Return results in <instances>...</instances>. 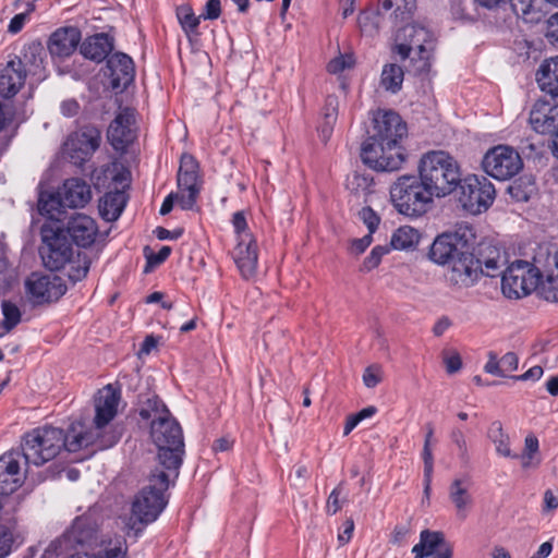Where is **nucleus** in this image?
Wrapping results in <instances>:
<instances>
[{
  "label": "nucleus",
  "instance_id": "6",
  "mask_svg": "<svg viewBox=\"0 0 558 558\" xmlns=\"http://www.w3.org/2000/svg\"><path fill=\"white\" fill-rule=\"evenodd\" d=\"M434 49V34L421 24H407L396 32L392 52L399 54L401 60L410 58L417 74L429 71Z\"/></svg>",
  "mask_w": 558,
  "mask_h": 558
},
{
  "label": "nucleus",
  "instance_id": "32",
  "mask_svg": "<svg viewBox=\"0 0 558 558\" xmlns=\"http://www.w3.org/2000/svg\"><path fill=\"white\" fill-rule=\"evenodd\" d=\"M449 499L454 505L457 517L464 520L473 506V497L469 493L465 481L456 478L449 487Z\"/></svg>",
  "mask_w": 558,
  "mask_h": 558
},
{
  "label": "nucleus",
  "instance_id": "46",
  "mask_svg": "<svg viewBox=\"0 0 558 558\" xmlns=\"http://www.w3.org/2000/svg\"><path fill=\"white\" fill-rule=\"evenodd\" d=\"M13 523L5 521L0 523V558H5L12 549L13 545Z\"/></svg>",
  "mask_w": 558,
  "mask_h": 558
},
{
  "label": "nucleus",
  "instance_id": "15",
  "mask_svg": "<svg viewBox=\"0 0 558 558\" xmlns=\"http://www.w3.org/2000/svg\"><path fill=\"white\" fill-rule=\"evenodd\" d=\"M120 397V391L113 388L112 385H107L100 389L95 397V427L94 430L87 433L93 435L94 439L96 440L93 446H96L98 449L111 447L117 441L116 439L105 441L102 438H100V430L107 426L117 415Z\"/></svg>",
  "mask_w": 558,
  "mask_h": 558
},
{
  "label": "nucleus",
  "instance_id": "38",
  "mask_svg": "<svg viewBox=\"0 0 558 558\" xmlns=\"http://www.w3.org/2000/svg\"><path fill=\"white\" fill-rule=\"evenodd\" d=\"M65 206L62 192L58 194H40L38 210L41 215L47 216L51 220H59L62 208Z\"/></svg>",
  "mask_w": 558,
  "mask_h": 558
},
{
  "label": "nucleus",
  "instance_id": "26",
  "mask_svg": "<svg viewBox=\"0 0 558 558\" xmlns=\"http://www.w3.org/2000/svg\"><path fill=\"white\" fill-rule=\"evenodd\" d=\"M233 259L243 278L250 279L255 275L258 254L255 239L244 234L233 250Z\"/></svg>",
  "mask_w": 558,
  "mask_h": 558
},
{
  "label": "nucleus",
  "instance_id": "31",
  "mask_svg": "<svg viewBox=\"0 0 558 558\" xmlns=\"http://www.w3.org/2000/svg\"><path fill=\"white\" fill-rule=\"evenodd\" d=\"M536 82L542 92L558 98V57L544 60L537 72Z\"/></svg>",
  "mask_w": 558,
  "mask_h": 558
},
{
  "label": "nucleus",
  "instance_id": "1",
  "mask_svg": "<svg viewBox=\"0 0 558 558\" xmlns=\"http://www.w3.org/2000/svg\"><path fill=\"white\" fill-rule=\"evenodd\" d=\"M407 124L395 111H377L368 137L362 144L361 159L375 171L392 172L405 161L400 140L407 135Z\"/></svg>",
  "mask_w": 558,
  "mask_h": 558
},
{
  "label": "nucleus",
  "instance_id": "20",
  "mask_svg": "<svg viewBox=\"0 0 558 558\" xmlns=\"http://www.w3.org/2000/svg\"><path fill=\"white\" fill-rule=\"evenodd\" d=\"M23 456L19 450H12L0 457V495L9 497L24 481L21 471Z\"/></svg>",
  "mask_w": 558,
  "mask_h": 558
},
{
  "label": "nucleus",
  "instance_id": "28",
  "mask_svg": "<svg viewBox=\"0 0 558 558\" xmlns=\"http://www.w3.org/2000/svg\"><path fill=\"white\" fill-rule=\"evenodd\" d=\"M81 40V32L76 27L57 29L49 38L48 49L51 56L65 58L71 56Z\"/></svg>",
  "mask_w": 558,
  "mask_h": 558
},
{
  "label": "nucleus",
  "instance_id": "52",
  "mask_svg": "<svg viewBox=\"0 0 558 558\" xmlns=\"http://www.w3.org/2000/svg\"><path fill=\"white\" fill-rule=\"evenodd\" d=\"M353 64V60L351 56H339L329 61L327 65V71L332 74H337L342 72L345 69L351 68Z\"/></svg>",
  "mask_w": 558,
  "mask_h": 558
},
{
  "label": "nucleus",
  "instance_id": "43",
  "mask_svg": "<svg viewBox=\"0 0 558 558\" xmlns=\"http://www.w3.org/2000/svg\"><path fill=\"white\" fill-rule=\"evenodd\" d=\"M450 440L457 449L459 460L462 465L470 463L471 457L469 452L465 433L460 427H453L450 432Z\"/></svg>",
  "mask_w": 558,
  "mask_h": 558
},
{
  "label": "nucleus",
  "instance_id": "37",
  "mask_svg": "<svg viewBox=\"0 0 558 558\" xmlns=\"http://www.w3.org/2000/svg\"><path fill=\"white\" fill-rule=\"evenodd\" d=\"M487 437L495 445V449L497 454L509 458L514 457L510 449V438L507 433H505L501 422L494 421L487 430Z\"/></svg>",
  "mask_w": 558,
  "mask_h": 558
},
{
  "label": "nucleus",
  "instance_id": "16",
  "mask_svg": "<svg viewBox=\"0 0 558 558\" xmlns=\"http://www.w3.org/2000/svg\"><path fill=\"white\" fill-rule=\"evenodd\" d=\"M482 167L488 175L504 181L514 177L522 169L523 162L512 147L498 145L485 154Z\"/></svg>",
  "mask_w": 558,
  "mask_h": 558
},
{
  "label": "nucleus",
  "instance_id": "4",
  "mask_svg": "<svg viewBox=\"0 0 558 558\" xmlns=\"http://www.w3.org/2000/svg\"><path fill=\"white\" fill-rule=\"evenodd\" d=\"M177 478L169 470L155 466L148 475V484L143 487L132 502L126 527L137 536L144 525L154 522L168 504L166 492Z\"/></svg>",
  "mask_w": 558,
  "mask_h": 558
},
{
  "label": "nucleus",
  "instance_id": "8",
  "mask_svg": "<svg viewBox=\"0 0 558 558\" xmlns=\"http://www.w3.org/2000/svg\"><path fill=\"white\" fill-rule=\"evenodd\" d=\"M390 199L396 210L407 217H421L434 204L435 196L417 174H403L390 185Z\"/></svg>",
  "mask_w": 558,
  "mask_h": 558
},
{
  "label": "nucleus",
  "instance_id": "49",
  "mask_svg": "<svg viewBox=\"0 0 558 558\" xmlns=\"http://www.w3.org/2000/svg\"><path fill=\"white\" fill-rule=\"evenodd\" d=\"M90 262L87 258L86 255L83 256V258H78V260L70 266L69 269V279L72 282H77L85 278L89 270Z\"/></svg>",
  "mask_w": 558,
  "mask_h": 558
},
{
  "label": "nucleus",
  "instance_id": "63",
  "mask_svg": "<svg viewBox=\"0 0 558 558\" xmlns=\"http://www.w3.org/2000/svg\"><path fill=\"white\" fill-rule=\"evenodd\" d=\"M558 508V497L553 493V490L547 489L544 493V511H554Z\"/></svg>",
  "mask_w": 558,
  "mask_h": 558
},
{
  "label": "nucleus",
  "instance_id": "56",
  "mask_svg": "<svg viewBox=\"0 0 558 558\" xmlns=\"http://www.w3.org/2000/svg\"><path fill=\"white\" fill-rule=\"evenodd\" d=\"M372 243V234L364 235L361 239H355L351 244V253L355 255L362 254Z\"/></svg>",
  "mask_w": 558,
  "mask_h": 558
},
{
  "label": "nucleus",
  "instance_id": "13",
  "mask_svg": "<svg viewBox=\"0 0 558 558\" xmlns=\"http://www.w3.org/2000/svg\"><path fill=\"white\" fill-rule=\"evenodd\" d=\"M458 201L470 214L477 215L486 211L496 195L494 184L484 175L470 174L458 185Z\"/></svg>",
  "mask_w": 558,
  "mask_h": 558
},
{
  "label": "nucleus",
  "instance_id": "21",
  "mask_svg": "<svg viewBox=\"0 0 558 558\" xmlns=\"http://www.w3.org/2000/svg\"><path fill=\"white\" fill-rule=\"evenodd\" d=\"M529 122L539 134H556L558 131V99H538L532 107Z\"/></svg>",
  "mask_w": 558,
  "mask_h": 558
},
{
  "label": "nucleus",
  "instance_id": "22",
  "mask_svg": "<svg viewBox=\"0 0 558 558\" xmlns=\"http://www.w3.org/2000/svg\"><path fill=\"white\" fill-rule=\"evenodd\" d=\"M31 69H25L20 56H13L0 70V96L13 98L24 86Z\"/></svg>",
  "mask_w": 558,
  "mask_h": 558
},
{
  "label": "nucleus",
  "instance_id": "58",
  "mask_svg": "<svg viewBox=\"0 0 558 558\" xmlns=\"http://www.w3.org/2000/svg\"><path fill=\"white\" fill-rule=\"evenodd\" d=\"M28 17L27 13H19L12 17L10 21V24L8 26V32L12 34L19 33L23 26L25 25V22Z\"/></svg>",
  "mask_w": 558,
  "mask_h": 558
},
{
  "label": "nucleus",
  "instance_id": "44",
  "mask_svg": "<svg viewBox=\"0 0 558 558\" xmlns=\"http://www.w3.org/2000/svg\"><path fill=\"white\" fill-rule=\"evenodd\" d=\"M1 310L3 319L0 322V328H3L5 332H9L21 322V311L10 301H3Z\"/></svg>",
  "mask_w": 558,
  "mask_h": 558
},
{
  "label": "nucleus",
  "instance_id": "34",
  "mask_svg": "<svg viewBox=\"0 0 558 558\" xmlns=\"http://www.w3.org/2000/svg\"><path fill=\"white\" fill-rule=\"evenodd\" d=\"M487 356L488 361L484 366V371L490 375L508 377L510 373L518 368L519 359L514 352H508L498 359L497 353L489 351Z\"/></svg>",
  "mask_w": 558,
  "mask_h": 558
},
{
  "label": "nucleus",
  "instance_id": "62",
  "mask_svg": "<svg viewBox=\"0 0 558 558\" xmlns=\"http://www.w3.org/2000/svg\"><path fill=\"white\" fill-rule=\"evenodd\" d=\"M543 375V368L538 365L531 367L529 371H526L524 374L520 376H512L515 380H536L539 379Z\"/></svg>",
  "mask_w": 558,
  "mask_h": 558
},
{
  "label": "nucleus",
  "instance_id": "24",
  "mask_svg": "<svg viewBox=\"0 0 558 558\" xmlns=\"http://www.w3.org/2000/svg\"><path fill=\"white\" fill-rule=\"evenodd\" d=\"M135 122V111L123 108L108 128V140L114 149L120 150L129 146L135 138L132 125Z\"/></svg>",
  "mask_w": 558,
  "mask_h": 558
},
{
  "label": "nucleus",
  "instance_id": "40",
  "mask_svg": "<svg viewBox=\"0 0 558 558\" xmlns=\"http://www.w3.org/2000/svg\"><path fill=\"white\" fill-rule=\"evenodd\" d=\"M550 260L557 269V275L548 274L545 281H541V294L546 301L558 303V251L553 257L546 253V264L550 265Z\"/></svg>",
  "mask_w": 558,
  "mask_h": 558
},
{
  "label": "nucleus",
  "instance_id": "35",
  "mask_svg": "<svg viewBox=\"0 0 558 558\" xmlns=\"http://www.w3.org/2000/svg\"><path fill=\"white\" fill-rule=\"evenodd\" d=\"M126 201L128 197L123 191L117 190L106 193L99 203V211L102 218L107 221L117 220L121 216Z\"/></svg>",
  "mask_w": 558,
  "mask_h": 558
},
{
  "label": "nucleus",
  "instance_id": "57",
  "mask_svg": "<svg viewBox=\"0 0 558 558\" xmlns=\"http://www.w3.org/2000/svg\"><path fill=\"white\" fill-rule=\"evenodd\" d=\"M60 109L64 117L71 118L78 113L80 105L75 99H66L61 102Z\"/></svg>",
  "mask_w": 558,
  "mask_h": 558
},
{
  "label": "nucleus",
  "instance_id": "14",
  "mask_svg": "<svg viewBox=\"0 0 558 558\" xmlns=\"http://www.w3.org/2000/svg\"><path fill=\"white\" fill-rule=\"evenodd\" d=\"M40 235L39 254L46 268L56 271L71 262L73 248L62 228L45 223L40 229Z\"/></svg>",
  "mask_w": 558,
  "mask_h": 558
},
{
  "label": "nucleus",
  "instance_id": "18",
  "mask_svg": "<svg viewBox=\"0 0 558 558\" xmlns=\"http://www.w3.org/2000/svg\"><path fill=\"white\" fill-rule=\"evenodd\" d=\"M177 183L178 189L181 191L180 207L183 210L192 209L201 190L198 184V163L192 155H182Z\"/></svg>",
  "mask_w": 558,
  "mask_h": 558
},
{
  "label": "nucleus",
  "instance_id": "64",
  "mask_svg": "<svg viewBox=\"0 0 558 558\" xmlns=\"http://www.w3.org/2000/svg\"><path fill=\"white\" fill-rule=\"evenodd\" d=\"M549 23H550V28L546 36L551 44L558 46V13L554 14L550 17Z\"/></svg>",
  "mask_w": 558,
  "mask_h": 558
},
{
  "label": "nucleus",
  "instance_id": "54",
  "mask_svg": "<svg viewBox=\"0 0 558 558\" xmlns=\"http://www.w3.org/2000/svg\"><path fill=\"white\" fill-rule=\"evenodd\" d=\"M221 13L220 0H208L205 4L204 12L199 17L204 20H217Z\"/></svg>",
  "mask_w": 558,
  "mask_h": 558
},
{
  "label": "nucleus",
  "instance_id": "45",
  "mask_svg": "<svg viewBox=\"0 0 558 558\" xmlns=\"http://www.w3.org/2000/svg\"><path fill=\"white\" fill-rule=\"evenodd\" d=\"M43 48L39 44H29L24 46L23 56L20 57L23 61L24 68L28 69V65L39 68L43 63Z\"/></svg>",
  "mask_w": 558,
  "mask_h": 558
},
{
  "label": "nucleus",
  "instance_id": "51",
  "mask_svg": "<svg viewBox=\"0 0 558 558\" xmlns=\"http://www.w3.org/2000/svg\"><path fill=\"white\" fill-rule=\"evenodd\" d=\"M383 380V372L380 366L371 365L363 374V383L367 388L376 387Z\"/></svg>",
  "mask_w": 558,
  "mask_h": 558
},
{
  "label": "nucleus",
  "instance_id": "50",
  "mask_svg": "<svg viewBox=\"0 0 558 558\" xmlns=\"http://www.w3.org/2000/svg\"><path fill=\"white\" fill-rule=\"evenodd\" d=\"M343 493V483L341 482L337 487L332 489L330 495L328 496L326 504V511L328 514H336L341 508L343 501L341 500V495Z\"/></svg>",
  "mask_w": 558,
  "mask_h": 558
},
{
  "label": "nucleus",
  "instance_id": "60",
  "mask_svg": "<svg viewBox=\"0 0 558 558\" xmlns=\"http://www.w3.org/2000/svg\"><path fill=\"white\" fill-rule=\"evenodd\" d=\"M422 456H423V461H424V473L433 474L434 458H433L430 446H427V444H424Z\"/></svg>",
  "mask_w": 558,
  "mask_h": 558
},
{
  "label": "nucleus",
  "instance_id": "36",
  "mask_svg": "<svg viewBox=\"0 0 558 558\" xmlns=\"http://www.w3.org/2000/svg\"><path fill=\"white\" fill-rule=\"evenodd\" d=\"M339 99L335 95H328L323 107V122L318 128V132L324 142H327L332 133L333 126L338 119Z\"/></svg>",
  "mask_w": 558,
  "mask_h": 558
},
{
  "label": "nucleus",
  "instance_id": "17",
  "mask_svg": "<svg viewBox=\"0 0 558 558\" xmlns=\"http://www.w3.org/2000/svg\"><path fill=\"white\" fill-rule=\"evenodd\" d=\"M100 131L94 125L82 126L65 143L66 154L72 163L82 166L99 148Z\"/></svg>",
  "mask_w": 558,
  "mask_h": 558
},
{
  "label": "nucleus",
  "instance_id": "25",
  "mask_svg": "<svg viewBox=\"0 0 558 558\" xmlns=\"http://www.w3.org/2000/svg\"><path fill=\"white\" fill-rule=\"evenodd\" d=\"M64 233L69 235L77 246L88 247L96 240L98 227L92 217L84 214H76L69 219L63 229V234Z\"/></svg>",
  "mask_w": 558,
  "mask_h": 558
},
{
  "label": "nucleus",
  "instance_id": "41",
  "mask_svg": "<svg viewBox=\"0 0 558 558\" xmlns=\"http://www.w3.org/2000/svg\"><path fill=\"white\" fill-rule=\"evenodd\" d=\"M418 232L408 226L400 227L393 232L390 245L396 250H407L418 243Z\"/></svg>",
  "mask_w": 558,
  "mask_h": 558
},
{
  "label": "nucleus",
  "instance_id": "7",
  "mask_svg": "<svg viewBox=\"0 0 558 558\" xmlns=\"http://www.w3.org/2000/svg\"><path fill=\"white\" fill-rule=\"evenodd\" d=\"M475 233L471 226L459 225L452 231H447L434 240L428 256L438 265L451 264L448 280L452 283L453 272L458 263L468 260L471 251H474Z\"/></svg>",
  "mask_w": 558,
  "mask_h": 558
},
{
  "label": "nucleus",
  "instance_id": "30",
  "mask_svg": "<svg viewBox=\"0 0 558 558\" xmlns=\"http://www.w3.org/2000/svg\"><path fill=\"white\" fill-rule=\"evenodd\" d=\"M113 49V40L109 35L100 33L86 38L80 48L81 53L95 62L104 61Z\"/></svg>",
  "mask_w": 558,
  "mask_h": 558
},
{
  "label": "nucleus",
  "instance_id": "47",
  "mask_svg": "<svg viewBox=\"0 0 558 558\" xmlns=\"http://www.w3.org/2000/svg\"><path fill=\"white\" fill-rule=\"evenodd\" d=\"M371 183L372 180L368 177L354 172L347 179V189L355 194H366Z\"/></svg>",
  "mask_w": 558,
  "mask_h": 558
},
{
  "label": "nucleus",
  "instance_id": "11",
  "mask_svg": "<svg viewBox=\"0 0 558 558\" xmlns=\"http://www.w3.org/2000/svg\"><path fill=\"white\" fill-rule=\"evenodd\" d=\"M415 10L416 0H379L376 8L369 7L359 13L357 25L364 35L374 36L379 33L387 14L397 27L411 21Z\"/></svg>",
  "mask_w": 558,
  "mask_h": 558
},
{
  "label": "nucleus",
  "instance_id": "29",
  "mask_svg": "<svg viewBox=\"0 0 558 558\" xmlns=\"http://www.w3.org/2000/svg\"><path fill=\"white\" fill-rule=\"evenodd\" d=\"M61 192L64 205L72 208L84 207L92 198L89 184L80 178L65 180Z\"/></svg>",
  "mask_w": 558,
  "mask_h": 558
},
{
  "label": "nucleus",
  "instance_id": "48",
  "mask_svg": "<svg viewBox=\"0 0 558 558\" xmlns=\"http://www.w3.org/2000/svg\"><path fill=\"white\" fill-rule=\"evenodd\" d=\"M390 252V247L387 245H377L375 246L371 254L364 259L362 265L363 271H371L372 269L376 268L383 256L388 254Z\"/></svg>",
  "mask_w": 558,
  "mask_h": 558
},
{
  "label": "nucleus",
  "instance_id": "61",
  "mask_svg": "<svg viewBox=\"0 0 558 558\" xmlns=\"http://www.w3.org/2000/svg\"><path fill=\"white\" fill-rule=\"evenodd\" d=\"M170 254L171 248L169 246H162L157 254L147 256V262L150 265H158L163 263L169 257Z\"/></svg>",
  "mask_w": 558,
  "mask_h": 558
},
{
  "label": "nucleus",
  "instance_id": "10",
  "mask_svg": "<svg viewBox=\"0 0 558 558\" xmlns=\"http://www.w3.org/2000/svg\"><path fill=\"white\" fill-rule=\"evenodd\" d=\"M101 522L97 511L89 509L76 517L53 544L58 545L61 551L81 549L80 553H89L96 549L97 544L106 536L100 529Z\"/></svg>",
  "mask_w": 558,
  "mask_h": 558
},
{
  "label": "nucleus",
  "instance_id": "53",
  "mask_svg": "<svg viewBox=\"0 0 558 558\" xmlns=\"http://www.w3.org/2000/svg\"><path fill=\"white\" fill-rule=\"evenodd\" d=\"M360 217L364 221V223L367 226L369 233L372 234L375 232L379 225V217L377 214L369 207H365L360 211Z\"/></svg>",
  "mask_w": 558,
  "mask_h": 558
},
{
  "label": "nucleus",
  "instance_id": "23",
  "mask_svg": "<svg viewBox=\"0 0 558 558\" xmlns=\"http://www.w3.org/2000/svg\"><path fill=\"white\" fill-rule=\"evenodd\" d=\"M105 76L110 78L112 89H125L134 81V63L122 52H117L107 59Z\"/></svg>",
  "mask_w": 558,
  "mask_h": 558
},
{
  "label": "nucleus",
  "instance_id": "55",
  "mask_svg": "<svg viewBox=\"0 0 558 558\" xmlns=\"http://www.w3.org/2000/svg\"><path fill=\"white\" fill-rule=\"evenodd\" d=\"M232 225L238 234V241L242 240L244 234H251L247 232V222L244 211H236L233 214Z\"/></svg>",
  "mask_w": 558,
  "mask_h": 558
},
{
  "label": "nucleus",
  "instance_id": "59",
  "mask_svg": "<svg viewBox=\"0 0 558 558\" xmlns=\"http://www.w3.org/2000/svg\"><path fill=\"white\" fill-rule=\"evenodd\" d=\"M180 195H181V191L179 190L178 193H170L165 199H163V203L160 207V215L165 216V215H168L172 208H173V204L174 202L177 201L179 204H180Z\"/></svg>",
  "mask_w": 558,
  "mask_h": 558
},
{
  "label": "nucleus",
  "instance_id": "42",
  "mask_svg": "<svg viewBox=\"0 0 558 558\" xmlns=\"http://www.w3.org/2000/svg\"><path fill=\"white\" fill-rule=\"evenodd\" d=\"M177 17L185 34H196L202 17L196 16L189 4H182L177 9Z\"/></svg>",
  "mask_w": 558,
  "mask_h": 558
},
{
  "label": "nucleus",
  "instance_id": "3",
  "mask_svg": "<svg viewBox=\"0 0 558 558\" xmlns=\"http://www.w3.org/2000/svg\"><path fill=\"white\" fill-rule=\"evenodd\" d=\"M95 442L93 435L84 433L80 423L73 424L66 434L61 428L44 426L25 435L20 452L25 465L39 466L54 459L63 448L69 452H76Z\"/></svg>",
  "mask_w": 558,
  "mask_h": 558
},
{
  "label": "nucleus",
  "instance_id": "33",
  "mask_svg": "<svg viewBox=\"0 0 558 558\" xmlns=\"http://www.w3.org/2000/svg\"><path fill=\"white\" fill-rule=\"evenodd\" d=\"M450 547L446 544L442 533L424 530L420 536V543L416 544L412 551L414 558H424L435 556L439 550Z\"/></svg>",
  "mask_w": 558,
  "mask_h": 558
},
{
  "label": "nucleus",
  "instance_id": "19",
  "mask_svg": "<svg viewBox=\"0 0 558 558\" xmlns=\"http://www.w3.org/2000/svg\"><path fill=\"white\" fill-rule=\"evenodd\" d=\"M26 292L34 303L58 301L65 292L66 286L58 276L32 274L25 282Z\"/></svg>",
  "mask_w": 558,
  "mask_h": 558
},
{
  "label": "nucleus",
  "instance_id": "5",
  "mask_svg": "<svg viewBox=\"0 0 558 558\" xmlns=\"http://www.w3.org/2000/svg\"><path fill=\"white\" fill-rule=\"evenodd\" d=\"M417 170L418 175L437 198L450 195L461 181L459 162L445 150H429L423 154Z\"/></svg>",
  "mask_w": 558,
  "mask_h": 558
},
{
  "label": "nucleus",
  "instance_id": "12",
  "mask_svg": "<svg viewBox=\"0 0 558 558\" xmlns=\"http://www.w3.org/2000/svg\"><path fill=\"white\" fill-rule=\"evenodd\" d=\"M543 253L539 252L533 258V264L518 259L510 264L504 271L501 277V290L507 298L519 299L534 291L543 277L542 267Z\"/></svg>",
  "mask_w": 558,
  "mask_h": 558
},
{
  "label": "nucleus",
  "instance_id": "39",
  "mask_svg": "<svg viewBox=\"0 0 558 558\" xmlns=\"http://www.w3.org/2000/svg\"><path fill=\"white\" fill-rule=\"evenodd\" d=\"M404 72L403 69L396 64L389 63L383 68L380 75V85L392 94L398 93L403 83Z\"/></svg>",
  "mask_w": 558,
  "mask_h": 558
},
{
  "label": "nucleus",
  "instance_id": "2",
  "mask_svg": "<svg viewBox=\"0 0 558 558\" xmlns=\"http://www.w3.org/2000/svg\"><path fill=\"white\" fill-rule=\"evenodd\" d=\"M140 416L151 421L150 438L158 448L156 466L169 470L173 477L178 478L184 454L183 432L180 424L156 395L146 396L141 400Z\"/></svg>",
  "mask_w": 558,
  "mask_h": 558
},
{
  "label": "nucleus",
  "instance_id": "27",
  "mask_svg": "<svg viewBox=\"0 0 558 558\" xmlns=\"http://www.w3.org/2000/svg\"><path fill=\"white\" fill-rule=\"evenodd\" d=\"M66 558H128L126 541L121 535L106 536L97 544V548L85 553H76Z\"/></svg>",
  "mask_w": 558,
  "mask_h": 558
},
{
  "label": "nucleus",
  "instance_id": "9",
  "mask_svg": "<svg viewBox=\"0 0 558 558\" xmlns=\"http://www.w3.org/2000/svg\"><path fill=\"white\" fill-rule=\"evenodd\" d=\"M506 257L501 251L489 243H481L476 254L471 251L470 256L458 263L453 272L452 283L461 287L473 286L482 275L496 277L502 275L501 268L506 265Z\"/></svg>",
  "mask_w": 558,
  "mask_h": 558
}]
</instances>
